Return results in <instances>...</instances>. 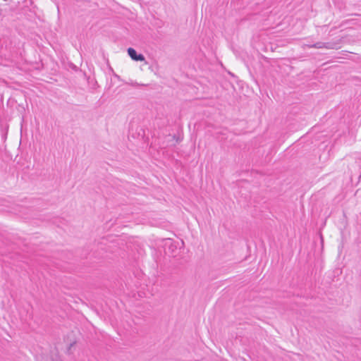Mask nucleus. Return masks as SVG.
I'll return each mask as SVG.
<instances>
[{
    "label": "nucleus",
    "instance_id": "obj_1",
    "mask_svg": "<svg viewBox=\"0 0 361 361\" xmlns=\"http://www.w3.org/2000/svg\"><path fill=\"white\" fill-rule=\"evenodd\" d=\"M127 51L129 56L135 61H144L145 60L143 54H137L136 50L132 47H129Z\"/></svg>",
    "mask_w": 361,
    "mask_h": 361
},
{
    "label": "nucleus",
    "instance_id": "obj_2",
    "mask_svg": "<svg viewBox=\"0 0 361 361\" xmlns=\"http://www.w3.org/2000/svg\"><path fill=\"white\" fill-rule=\"evenodd\" d=\"M43 361H62L59 355L56 353H52L43 358Z\"/></svg>",
    "mask_w": 361,
    "mask_h": 361
},
{
    "label": "nucleus",
    "instance_id": "obj_3",
    "mask_svg": "<svg viewBox=\"0 0 361 361\" xmlns=\"http://www.w3.org/2000/svg\"><path fill=\"white\" fill-rule=\"evenodd\" d=\"M307 47L310 48L323 49L324 47V42H319L313 44H308Z\"/></svg>",
    "mask_w": 361,
    "mask_h": 361
},
{
    "label": "nucleus",
    "instance_id": "obj_4",
    "mask_svg": "<svg viewBox=\"0 0 361 361\" xmlns=\"http://www.w3.org/2000/svg\"><path fill=\"white\" fill-rule=\"evenodd\" d=\"M336 43L335 42H324V47L327 49H334L336 48Z\"/></svg>",
    "mask_w": 361,
    "mask_h": 361
},
{
    "label": "nucleus",
    "instance_id": "obj_5",
    "mask_svg": "<svg viewBox=\"0 0 361 361\" xmlns=\"http://www.w3.org/2000/svg\"><path fill=\"white\" fill-rule=\"evenodd\" d=\"M168 243H170V245H169V247L171 248V247H173V243L171 242V240L170 239L168 240V241L166 243V245L168 244Z\"/></svg>",
    "mask_w": 361,
    "mask_h": 361
}]
</instances>
